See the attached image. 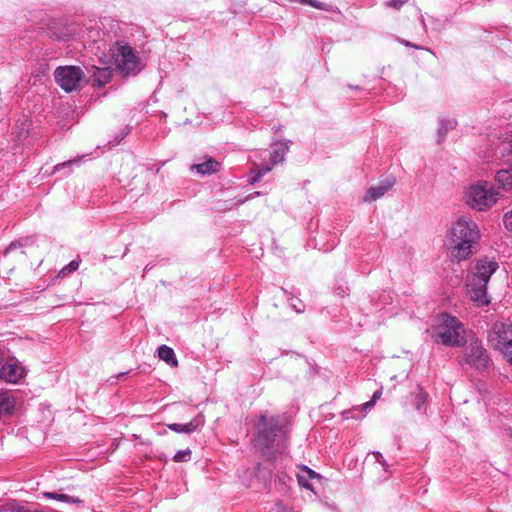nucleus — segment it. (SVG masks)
I'll return each instance as SVG.
<instances>
[{
  "label": "nucleus",
  "instance_id": "27",
  "mask_svg": "<svg viewBox=\"0 0 512 512\" xmlns=\"http://www.w3.org/2000/svg\"><path fill=\"white\" fill-rule=\"evenodd\" d=\"M63 497L64 498H60L59 501L65 502V503H68V504H77V505L83 504V500H81L78 497L70 496V495H67V494H63Z\"/></svg>",
  "mask_w": 512,
  "mask_h": 512
},
{
  "label": "nucleus",
  "instance_id": "16",
  "mask_svg": "<svg viewBox=\"0 0 512 512\" xmlns=\"http://www.w3.org/2000/svg\"><path fill=\"white\" fill-rule=\"evenodd\" d=\"M221 167L220 162L216 161L212 157H208L205 159L204 162L193 164L191 166L192 171H196L197 173L201 175H209L215 172H218Z\"/></svg>",
  "mask_w": 512,
  "mask_h": 512
},
{
  "label": "nucleus",
  "instance_id": "28",
  "mask_svg": "<svg viewBox=\"0 0 512 512\" xmlns=\"http://www.w3.org/2000/svg\"><path fill=\"white\" fill-rule=\"evenodd\" d=\"M503 223L505 228L512 232V210L504 214Z\"/></svg>",
  "mask_w": 512,
  "mask_h": 512
},
{
  "label": "nucleus",
  "instance_id": "32",
  "mask_svg": "<svg viewBox=\"0 0 512 512\" xmlns=\"http://www.w3.org/2000/svg\"><path fill=\"white\" fill-rule=\"evenodd\" d=\"M309 6L319 9V10H327V5L318 0H310Z\"/></svg>",
  "mask_w": 512,
  "mask_h": 512
},
{
  "label": "nucleus",
  "instance_id": "1",
  "mask_svg": "<svg viewBox=\"0 0 512 512\" xmlns=\"http://www.w3.org/2000/svg\"><path fill=\"white\" fill-rule=\"evenodd\" d=\"M254 446L263 455L274 459L276 454L284 452L287 447L286 419L279 415H268L267 412L259 416L255 424Z\"/></svg>",
  "mask_w": 512,
  "mask_h": 512
},
{
  "label": "nucleus",
  "instance_id": "5",
  "mask_svg": "<svg viewBox=\"0 0 512 512\" xmlns=\"http://www.w3.org/2000/svg\"><path fill=\"white\" fill-rule=\"evenodd\" d=\"M433 338L436 343L449 347H459L463 345L465 329L457 317L448 313H441L438 316Z\"/></svg>",
  "mask_w": 512,
  "mask_h": 512
},
{
  "label": "nucleus",
  "instance_id": "24",
  "mask_svg": "<svg viewBox=\"0 0 512 512\" xmlns=\"http://www.w3.org/2000/svg\"><path fill=\"white\" fill-rule=\"evenodd\" d=\"M79 265H80L79 260H72L69 264H67L66 266H64L61 269L60 275L65 276L67 274H70V273L76 271L79 268Z\"/></svg>",
  "mask_w": 512,
  "mask_h": 512
},
{
  "label": "nucleus",
  "instance_id": "14",
  "mask_svg": "<svg viewBox=\"0 0 512 512\" xmlns=\"http://www.w3.org/2000/svg\"><path fill=\"white\" fill-rule=\"evenodd\" d=\"M381 395L380 391H375L372 399L362 404L359 408H353L351 410H346L342 413L345 419H358L363 418L366 415V411L372 408L375 405L376 399H378Z\"/></svg>",
  "mask_w": 512,
  "mask_h": 512
},
{
  "label": "nucleus",
  "instance_id": "12",
  "mask_svg": "<svg viewBox=\"0 0 512 512\" xmlns=\"http://www.w3.org/2000/svg\"><path fill=\"white\" fill-rule=\"evenodd\" d=\"M204 425V416L198 414L190 422L185 424L172 423L168 425V428L176 433L190 434Z\"/></svg>",
  "mask_w": 512,
  "mask_h": 512
},
{
  "label": "nucleus",
  "instance_id": "2",
  "mask_svg": "<svg viewBox=\"0 0 512 512\" xmlns=\"http://www.w3.org/2000/svg\"><path fill=\"white\" fill-rule=\"evenodd\" d=\"M480 238L477 224L466 216L455 221L448 233L447 243L453 258L467 260L473 254V247Z\"/></svg>",
  "mask_w": 512,
  "mask_h": 512
},
{
  "label": "nucleus",
  "instance_id": "6",
  "mask_svg": "<svg viewBox=\"0 0 512 512\" xmlns=\"http://www.w3.org/2000/svg\"><path fill=\"white\" fill-rule=\"evenodd\" d=\"M498 197V189L487 181H480L471 185L466 192L467 204L478 211L493 206Z\"/></svg>",
  "mask_w": 512,
  "mask_h": 512
},
{
  "label": "nucleus",
  "instance_id": "19",
  "mask_svg": "<svg viewBox=\"0 0 512 512\" xmlns=\"http://www.w3.org/2000/svg\"><path fill=\"white\" fill-rule=\"evenodd\" d=\"M289 149L288 142L286 143H280L279 145H276L272 152H270V160L272 165H275L277 163H280L284 160L285 155Z\"/></svg>",
  "mask_w": 512,
  "mask_h": 512
},
{
  "label": "nucleus",
  "instance_id": "7",
  "mask_svg": "<svg viewBox=\"0 0 512 512\" xmlns=\"http://www.w3.org/2000/svg\"><path fill=\"white\" fill-rule=\"evenodd\" d=\"M462 361L463 364L478 371L487 369L489 356L479 339L473 338L465 345Z\"/></svg>",
  "mask_w": 512,
  "mask_h": 512
},
{
  "label": "nucleus",
  "instance_id": "35",
  "mask_svg": "<svg viewBox=\"0 0 512 512\" xmlns=\"http://www.w3.org/2000/svg\"><path fill=\"white\" fill-rule=\"evenodd\" d=\"M17 246H18V244H17V243H14V242H13V243H11V244L8 246V248L6 249L5 253H6V254H7V253H9V252H10V251H12L13 249H15Z\"/></svg>",
  "mask_w": 512,
  "mask_h": 512
},
{
  "label": "nucleus",
  "instance_id": "31",
  "mask_svg": "<svg viewBox=\"0 0 512 512\" xmlns=\"http://www.w3.org/2000/svg\"><path fill=\"white\" fill-rule=\"evenodd\" d=\"M43 497L48 498V499L57 500V501H59L60 498H64L63 493H57V492H44Z\"/></svg>",
  "mask_w": 512,
  "mask_h": 512
},
{
  "label": "nucleus",
  "instance_id": "34",
  "mask_svg": "<svg viewBox=\"0 0 512 512\" xmlns=\"http://www.w3.org/2000/svg\"><path fill=\"white\" fill-rule=\"evenodd\" d=\"M401 43H402L403 45L407 46V47H413V48H415V49H420V47H419V46L414 45V44H412L411 42L406 41V40H401Z\"/></svg>",
  "mask_w": 512,
  "mask_h": 512
},
{
  "label": "nucleus",
  "instance_id": "36",
  "mask_svg": "<svg viewBox=\"0 0 512 512\" xmlns=\"http://www.w3.org/2000/svg\"><path fill=\"white\" fill-rule=\"evenodd\" d=\"M335 292L340 296H344L346 294V290L342 287L337 288Z\"/></svg>",
  "mask_w": 512,
  "mask_h": 512
},
{
  "label": "nucleus",
  "instance_id": "29",
  "mask_svg": "<svg viewBox=\"0 0 512 512\" xmlns=\"http://www.w3.org/2000/svg\"><path fill=\"white\" fill-rule=\"evenodd\" d=\"M407 1L408 0H389L387 6L399 10Z\"/></svg>",
  "mask_w": 512,
  "mask_h": 512
},
{
  "label": "nucleus",
  "instance_id": "8",
  "mask_svg": "<svg viewBox=\"0 0 512 512\" xmlns=\"http://www.w3.org/2000/svg\"><path fill=\"white\" fill-rule=\"evenodd\" d=\"M489 341L512 364V324H495L492 332L489 334Z\"/></svg>",
  "mask_w": 512,
  "mask_h": 512
},
{
  "label": "nucleus",
  "instance_id": "13",
  "mask_svg": "<svg viewBox=\"0 0 512 512\" xmlns=\"http://www.w3.org/2000/svg\"><path fill=\"white\" fill-rule=\"evenodd\" d=\"M23 376V369L13 363L1 364L0 378L9 383H17Z\"/></svg>",
  "mask_w": 512,
  "mask_h": 512
},
{
  "label": "nucleus",
  "instance_id": "9",
  "mask_svg": "<svg viewBox=\"0 0 512 512\" xmlns=\"http://www.w3.org/2000/svg\"><path fill=\"white\" fill-rule=\"evenodd\" d=\"M112 54L117 69L123 75L136 73L138 58L130 46L117 42Z\"/></svg>",
  "mask_w": 512,
  "mask_h": 512
},
{
  "label": "nucleus",
  "instance_id": "4",
  "mask_svg": "<svg viewBox=\"0 0 512 512\" xmlns=\"http://www.w3.org/2000/svg\"><path fill=\"white\" fill-rule=\"evenodd\" d=\"M489 161H502L510 169H503L496 173L495 180L500 188L505 191L512 189V132L500 136L493 142Z\"/></svg>",
  "mask_w": 512,
  "mask_h": 512
},
{
  "label": "nucleus",
  "instance_id": "37",
  "mask_svg": "<svg viewBox=\"0 0 512 512\" xmlns=\"http://www.w3.org/2000/svg\"><path fill=\"white\" fill-rule=\"evenodd\" d=\"M258 196L259 195V192H255L253 194H250L245 200H249V199H252L254 196Z\"/></svg>",
  "mask_w": 512,
  "mask_h": 512
},
{
  "label": "nucleus",
  "instance_id": "21",
  "mask_svg": "<svg viewBox=\"0 0 512 512\" xmlns=\"http://www.w3.org/2000/svg\"><path fill=\"white\" fill-rule=\"evenodd\" d=\"M272 166V164L256 165V173L254 176L251 177L250 184L258 182L264 175H266L268 172L272 170Z\"/></svg>",
  "mask_w": 512,
  "mask_h": 512
},
{
  "label": "nucleus",
  "instance_id": "17",
  "mask_svg": "<svg viewBox=\"0 0 512 512\" xmlns=\"http://www.w3.org/2000/svg\"><path fill=\"white\" fill-rule=\"evenodd\" d=\"M94 69L93 72V82L98 87L104 86L108 83L112 77V70L109 67H92Z\"/></svg>",
  "mask_w": 512,
  "mask_h": 512
},
{
  "label": "nucleus",
  "instance_id": "25",
  "mask_svg": "<svg viewBox=\"0 0 512 512\" xmlns=\"http://www.w3.org/2000/svg\"><path fill=\"white\" fill-rule=\"evenodd\" d=\"M190 457H191V450L190 449L179 450L174 455L173 460L175 462H186V461H188L190 459Z\"/></svg>",
  "mask_w": 512,
  "mask_h": 512
},
{
  "label": "nucleus",
  "instance_id": "22",
  "mask_svg": "<svg viewBox=\"0 0 512 512\" xmlns=\"http://www.w3.org/2000/svg\"><path fill=\"white\" fill-rule=\"evenodd\" d=\"M426 400L427 394L422 390V388H418L413 400V405L415 409L420 411L422 409V406L425 404Z\"/></svg>",
  "mask_w": 512,
  "mask_h": 512
},
{
  "label": "nucleus",
  "instance_id": "15",
  "mask_svg": "<svg viewBox=\"0 0 512 512\" xmlns=\"http://www.w3.org/2000/svg\"><path fill=\"white\" fill-rule=\"evenodd\" d=\"M321 477L320 474L310 469L309 467L302 465L299 467V472L297 473V481L298 484L308 490H313L312 485L310 484V480L319 479Z\"/></svg>",
  "mask_w": 512,
  "mask_h": 512
},
{
  "label": "nucleus",
  "instance_id": "20",
  "mask_svg": "<svg viewBox=\"0 0 512 512\" xmlns=\"http://www.w3.org/2000/svg\"><path fill=\"white\" fill-rule=\"evenodd\" d=\"M455 126L456 121L454 119H440L438 127V141L441 142L446 137L447 133L454 129Z\"/></svg>",
  "mask_w": 512,
  "mask_h": 512
},
{
  "label": "nucleus",
  "instance_id": "3",
  "mask_svg": "<svg viewBox=\"0 0 512 512\" xmlns=\"http://www.w3.org/2000/svg\"><path fill=\"white\" fill-rule=\"evenodd\" d=\"M499 265L496 261L487 258L480 259L475 265V272L468 276L467 291L470 299L477 306H486L490 303L487 296V283Z\"/></svg>",
  "mask_w": 512,
  "mask_h": 512
},
{
  "label": "nucleus",
  "instance_id": "10",
  "mask_svg": "<svg viewBox=\"0 0 512 512\" xmlns=\"http://www.w3.org/2000/svg\"><path fill=\"white\" fill-rule=\"evenodd\" d=\"M54 77L63 90L71 92L80 88L84 72L78 66H62L55 70Z\"/></svg>",
  "mask_w": 512,
  "mask_h": 512
},
{
  "label": "nucleus",
  "instance_id": "23",
  "mask_svg": "<svg viewBox=\"0 0 512 512\" xmlns=\"http://www.w3.org/2000/svg\"><path fill=\"white\" fill-rule=\"evenodd\" d=\"M0 512H28V510L17 502H10L2 505Z\"/></svg>",
  "mask_w": 512,
  "mask_h": 512
},
{
  "label": "nucleus",
  "instance_id": "26",
  "mask_svg": "<svg viewBox=\"0 0 512 512\" xmlns=\"http://www.w3.org/2000/svg\"><path fill=\"white\" fill-rule=\"evenodd\" d=\"M290 306L297 312V313H303L305 310V305L303 304L302 300L300 299H294L293 297L290 298Z\"/></svg>",
  "mask_w": 512,
  "mask_h": 512
},
{
  "label": "nucleus",
  "instance_id": "18",
  "mask_svg": "<svg viewBox=\"0 0 512 512\" xmlns=\"http://www.w3.org/2000/svg\"><path fill=\"white\" fill-rule=\"evenodd\" d=\"M158 357L164 362H166L168 365L174 367L178 365V361L174 350L166 345H161L158 348Z\"/></svg>",
  "mask_w": 512,
  "mask_h": 512
},
{
  "label": "nucleus",
  "instance_id": "11",
  "mask_svg": "<svg viewBox=\"0 0 512 512\" xmlns=\"http://www.w3.org/2000/svg\"><path fill=\"white\" fill-rule=\"evenodd\" d=\"M394 177H387L381 180L377 185L371 186L365 196L363 197L364 202L375 201L385 195L394 185Z\"/></svg>",
  "mask_w": 512,
  "mask_h": 512
},
{
  "label": "nucleus",
  "instance_id": "30",
  "mask_svg": "<svg viewBox=\"0 0 512 512\" xmlns=\"http://www.w3.org/2000/svg\"><path fill=\"white\" fill-rule=\"evenodd\" d=\"M373 456L375 458V460L381 464V466L383 467V469L385 471H387V468H388V464L387 462L385 461V459L383 458V455L380 453V452H373Z\"/></svg>",
  "mask_w": 512,
  "mask_h": 512
},
{
  "label": "nucleus",
  "instance_id": "33",
  "mask_svg": "<svg viewBox=\"0 0 512 512\" xmlns=\"http://www.w3.org/2000/svg\"><path fill=\"white\" fill-rule=\"evenodd\" d=\"M75 162H77V160H70V161H66V162L57 164L55 166V170L58 171L60 168H63V167L68 166V165H71V164H73Z\"/></svg>",
  "mask_w": 512,
  "mask_h": 512
}]
</instances>
